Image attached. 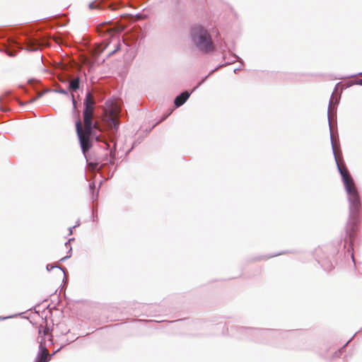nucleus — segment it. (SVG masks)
Masks as SVG:
<instances>
[{
	"label": "nucleus",
	"mask_w": 362,
	"mask_h": 362,
	"mask_svg": "<svg viewBox=\"0 0 362 362\" xmlns=\"http://www.w3.org/2000/svg\"><path fill=\"white\" fill-rule=\"evenodd\" d=\"M166 117H163L162 119L160 120V122L163 121V120H165Z\"/></svg>",
	"instance_id": "30"
},
{
	"label": "nucleus",
	"mask_w": 362,
	"mask_h": 362,
	"mask_svg": "<svg viewBox=\"0 0 362 362\" xmlns=\"http://www.w3.org/2000/svg\"><path fill=\"white\" fill-rule=\"evenodd\" d=\"M238 69H234V72L235 73L238 72Z\"/></svg>",
	"instance_id": "29"
},
{
	"label": "nucleus",
	"mask_w": 362,
	"mask_h": 362,
	"mask_svg": "<svg viewBox=\"0 0 362 362\" xmlns=\"http://www.w3.org/2000/svg\"><path fill=\"white\" fill-rule=\"evenodd\" d=\"M71 247H70V250H69V253L70 254H69V255H67V256L62 258L60 261H64L65 259L69 258L71 257Z\"/></svg>",
	"instance_id": "16"
},
{
	"label": "nucleus",
	"mask_w": 362,
	"mask_h": 362,
	"mask_svg": "<svg viewBox=\"0 0 362 362\" xmlns=\"http://www.w3.org/2000/svg\"><path fill=\"white\" fill-rule=\"evenodd\" d=\"M42 95H43V93H39V94L37 95V96L36 98H35L32 99V100L30 101V103H33V102L35 101L37 98H39L42 97Z\"/></svg>",
	"instance_id": "15"
},
{
	"label": "nucleus",
	"mask_w": 362,
	"mask_h": 362,
	"mask_svg": "<svg viewBox=\"0 0 362 362\" xmlns=\"http://www.w3.org/2000/svg\"><path fill=\"white\" fill-rule=\"evenodd\" d=\"M79 224H80L79 221H78L77 223H76V225L73 226V228H76V227L78 226Z\"/></svg>",
	"instance_id": "23"
},
{
	"label": "nucleus",
	"mask_w": 362,
	"mask_h": 362,
	"mask_svg": "<svg viewBox=\"0 0 362 362\" xmlns=\"http://www.w3.org/2000/svg\"><path fill=\"white\" fill-rule=\"evenodd\" d=\"M190 38L194 47L202 52L209 53L215 50L211 35L202 25H195L192 27Z\"/></svg>",
	"instance_id": "3"
},
{
	"label": "nucleus",
	"mask_w": 362,
	"mask_h": 362,
	"mask_svg": "<svg viewBox=\"0 0 362 362\" xmlns=\"http://www.w3.org/2000/svg\"><path fill=\"white\" fill-rule=\"evenodd\" d=\"M53 91L55 92V93H61V94H63V95H69L68 90H66L65 89H63L62 88H57L53 90Z\"/></svg>",
	"instance_id": "10"
},
{
	"label": "nucleus",
	"mask_w": 362,
	"mask_h": 362,
	"mask_svg": "<svg viewBox=\"0 0 362 362\" xmlns=\"http://www.w3.org/2000/svg\"><path fill=\"white\" fill-rule=\"evenodd\" d=\"M206 78H207V76H206L201 82H199L198 83V85L197 86H195L190 92L185 90V91L182 92V93H180V95H178L175 98V100H174L175 105L177 107H179L181 105H182L187 100V99L190 96L191 93H193L205 81V79Z\"/></svg>",
	"instance_id": "4"
},
{
	"label": "nucleus",
	"mask_w": 362,
	"mask_h": 362,
	"mask_svg": "<svg viewBox=\"0 0 362 362\" xmlns=\"http://www.w3.org/2000/svg\"><path fill=\"white\" fill-rule=\"evenodd\" d=\"M54 268H59L60 270H62L63 272V273L65 274V269L61 267H59V266H54V265H52V264H47V271H50L52 270V269Z\"/></svg>",
	"instance_id": "11"
},
{
	"label": "nucleus",
	"mask_w": 362,
	"mask_h": 362,
	"mask_svg": "<svg viewBox=\"0 0 362 362\" xmlns=\"http://www.w3.org/2000/svg\"><path fill=\"white\" fill-rule=\"evenodd\" d=\"M100 33H107L110 36L113 35L117 31V28L109 23H103L98 28Z\"/></svg>",
	"instance_id": "8"
},
{
	"label": "nucleus",
	"mask_w": 362,
	"mask_h": 362,
	"mask_svg": "<svg viewBox=\"0 0 362 362\" xmlns=\"http://www.w3.org/2000/svg\"><path fill=\"white\" fill-rule=\"evenodd\" d=\"M89 187H90V191H92V192L93 193V189L95 188V182H90L89 184Z\"/></svg>",
	"instance_id": "13"
},
{
	"label": "nucleus",
	"mask_w": 362,
	"mask_h": 362,
	"mask_svg": "<svg viewBox=\"0 0 362 362\" xmlns=\"http://www.w3.org/2000/svg\"><path fill=\"white\" fill-rule=\"evenodd\" d=\"M95 104V103L92 94L90 92H87L83 100V127L80 119L76 122V130L81 150L83 153L86 155V153L92 146V140L95 139L96 141L103 143L102 146L103 148L110 149V155L113 158L115 154L116 142L113 139L111 140L113 147L110 148V145L107 142V139L100 134H98V132H100V129L98 122L93 120Z\"/></svg>",
	"instance_id": "1"
},
{
	"label": "nucleus",
	"mask_w": 362,
	"mask_h": 362,
	"mask_svg": "<svg viewBox=\"0 0 362 362\" xmlns=\"http://www.w3.org/2000/svg\"><path fill=\"white\" fill-rule=\"evenodd\" d=\"M73 227L71 228H69V233L71 234L72 233V230H73Z\"/></svg>",
	"instance_id": "25"
},
{
	"label": "nucleus",
	"mask_w": 362,
	"mask_h": 362,
	"mask_svg": "<svg viewBox=\"0 0 362 362\" xmlns=\"http://www.w3.org/2000/svg\"><path fill=\"white\" fill-rule=\"evenodd\" d=\"M49 360V355L45 346L42 343L39 346V351L35 359V362H48Z\"/></svg>",
	"instance_id": "5"
},
{
	"label": "nucleus",
	"mask_w": 362,
	"mask_h": 362,
	"mask_svg": "<svg viewBox=\"0 0 362 362\" xmlns=\"http://www.w3.org/2000/svg\"><path fill=\"white\" fill-rule=\"evenodd\" d=\"M218 67L216 68L215 69L212 70L211 72H214L216 69H218Z\"/></svg>",
	"instance_id": "28"
},
{
	"label": "nucleus",
	"mask_w": 362,
	"mask_h": 362,
	"mask_svg": "<svg viewBox=\"0 0 362 362\" xmlns=\"http://www.w3.org/2000/svg\"><path fill=\"white\" fill-rule=\"evenodd\" d=\"M107 123L109 129L112 133H115L117 131L119 126V122L117 116L115 115V110L111 112L110 115L107 118Z\"/></svg>",
	"instance_id": "6"
},
{
	"label": "nucleus",
	"mask_w": 362,
	"mask_h": 362,
	"mask_svg": "<svg viewBox=\"0 0 362 362\" xmlns=\"http://www.w3.org/2000/svg\"><path fill=\"white\" fill-rule=\"evenodd\" d=\"M118 49H119V47H117L115 49L112 51L109 54L111 55V54H114L115 52H116L117 51Z\"/></svg>",
	"instance_id": "20"
},
{
	"label": "nucleus",
	"mask_w": 362,
	"mask_h": 362,
	"mask_svg": "<svg viewBox=\"0 0 362 362\" xmlns=\"http://www.w3.org/2000/svg\"><path fill=\"white\" fill-rule=\"evenodd\" d=\"M141 16H142L141 14H138V15H136V18L140 19V18H141Z\"/></svg>",
	"instance_id": "24"
},
{
	"label": "nucleus",
	"mask_w": 362,
	"mask_h": 362,
	"mask_svg": "<svg viewBox=\"0 0 362 362\" xmlns=\"http://www.w3.org/2000/svg\"><path fill=\"white\" fill-rule=\"evenodd\" d=\"M89 7H90V8H95V6H94V3H91V4H89Z\"/></svg>",
	"instance_id": "21"
},
{
	"label": "nucleus",
	"mask_w": 362,
	"mask_h": 362,
	"mask_svg": "<svg viewBox=\"0 0 362 362\" xmlns=\"http://www.w3.org/2000/svg\"><path fill=\"white\" fill-rule=\"evenodd\" d=\"M71 98L72 100L74 109H76V101H75L74 96L73 94L71 95Z\"/></svg>",
	"instance_id": "14"
},
{
	"label": "nucleus",
	"mask_w": 362,
	"mask_h": 362,
	"mask_svg": "<svg viewBox=\"0 0 362 362\" xmlns=\"http://www.w3.org/2000/svg\"><path fill=\"white\" fill-rule=\"evenodd\" d=\"M347 251H348V252H349V253H350V255H351V259H352V260H353L354 263L355 264V259H354V257L353 248H351V250H350V249H348V250H347Z\"/></svg>",
	"instance_id": "12"
},
{
	"label": "nucleus",
	"mask_w": 362,
	"mask_h": 362,
	"mask_svg": "<svg viewBox=\"0 0 362 362\" xmlns=\"http://www.w3.org/2000/svg\"><path fill=\"white\" fill-rule=\"evenodd\" d=\"M97 197H98V194L96 195V197H95V198H94V195L93 194V197H92L93 201H94L95 199H97Z\"/></svg>",
	"instance_id": "26"
},
{
	"label": "nucleus",
	"mask_w": 362,
	"mask_h": 362,
	"mask_svg": "<svg viewBox=\"0 0 362 362\" xmlns=\"http://www.w3.org/2000/svg\"><path fill=\"white\" fill-rule=\"evenodd\" d=\"M250 331H252V330H251V329H250ZM253 331H254V332H260V330H257V329L253 330Z\"/></svg>",
	"instance_id": "27"
},
{
	"label": "nucleus",
	"mask_w": 362,
	"mask_h": 362,
	"mask_svg": "<svg viewBox=\"0 0 362 362\" xmlns=\"http://www.w3.org/2000/svg\"><path fill=\"white\" fill-rule=\"evenodd\" d=\"M10 317H0V320H6L9 318Z\"/></svg>",
	"instance_id": "22"
},
{
	"label": "nucleus",
	"mask_w": 362,
	"mask_h": 362,
	"mask_svg": "<svg viewBox=\"0 0 362 362\" xmlns=\"http://www.w3.org/2000/svg\"><path fill=\"white\" fill-rule=\"evenodd\" d=\"M74 239L73 238H71L69 239L67 242L65 243V245L66 247H67L68 245H69V243L70 241L73 240Z\"/></svg>",
	"instance_id": "19"
},
{
	"label": "nucleus",
	"mask_w": 362,
	"mask_h": 362,
	"mask_svg": "<svg viewBox=\"0 0 362 362\" xmlns=\"http://www.w3.org/2000/svg\"><path fill=\"white\" fill-rule=\"evenodd\" d=\"M0 109L3 112H6L8 110V109L7 107H1Z\"/></svg>",
	"instance_id": "18"
},
{
	"label": "nucleus",
	"mask_w": 362,
	"mask_h": 362,
	"mask_svg": "<svg viewBox=\"0 0 362 362\" xmlns=\"http://www.w3.org/2000/svg\"><path fill=\"white\" fill-rule=\"evenodd\" d=\"M339 102V97L335 94V91H334L332 94L328 110H327V119L329 122V126L330 129V139L332 147L333 154L334 156V158L337 163V168L339 173H340L342 181L344 182V188L347 194L348 201L349 203V216L350 218L352 220L353 223L355 225L358 221V218L359 216V213L361 207V199L358 192L357 188L354 184V182L349 172V170L345 168H342L337 160V156L335 148V141L333 139V135L332 132V124H331V115L333 112H336V105Z\"/></svg>",
	"instance_id": "2"
},
{
	"label": "nucleus",
	"mask_w": 362,
	"mask_h": 362,
	"mask_svg": "<svg viewBox=\"0 0 362 362\" xmlns=\"http://www.w3.org/2000/svg\"><path fill=\"white\" fill-rule=\"evenodd\" d=\"M80 87V79L79 78H75L71 80L69 83V88L71 90L76 91Z\"/></svg>",
	"instance_id": "9"
},
{
	"label": "nucleus",
	"mask_w": 362,
	"mask_h": 362,
	"mask_svg": "<svg viewBox=\"0 0 362 362\" xmlns=\"http://www.w3.org/2000/svg\"><path fill=\"white\" fill-rule=\"evenodd\" d=\"M25 49L29 51H35L40 45V40L37 38L31 36H27L25 37Z\"/></svg>",
	"instance_id": "7"
},
{
	"label": "nucleus",
	"mask_w": 362,
	"mask_h": 362,
	"mask_svg": "<svg viewBox=\"0 0 362 362\" xmlns=\"http://www.w3.org/2000/svg\"><path fill=\"white\" fill-rule=\"evenodd\" d=\"M356 84L362 86V78L357 79L356 81Z\"/></svg>",
	"instance_id": "17"
}]
</instances>
